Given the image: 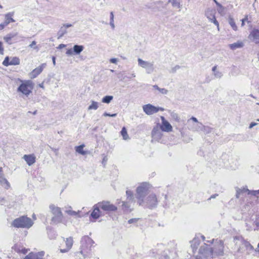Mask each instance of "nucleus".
Wrapping results in <instances>:
<instances>
[{"label":"nucleus","mask_w":259,"mask_h":259,"mask_svg":"<svg viewBox=\"0 0 259 259\" xmlns=\"http://www.w3.org/2000/svg\"><path fill=\"white\" fill-rule=\"evenodd\" d=\"M94 244V241L89 236H85L82 238L80 253L84 257L89 256Z\"/></svg>","instance_id":"obj_3"},{"label":"nucleus","mask_w":259,"mask_h":259,"mask_svg":"<svg viewBox=\"0 0 259 259\" xmlns=\"http://www.w3.org/2000/svg\"><path fill=\"white\" fill-rule=\"evenodd\" d=\"M236 196L237 198H239L243 193L247 192L248 194H250V191H249L246 187H243L242 188H236Z\"/></svg>","instance_id":"obj_29"},{"label":"nucleus","mask_w":259,"mask_h":259,"mask_svg":"<svg viewBox=\"0 0 259 259\" xmlns=\"http://www.w3.org/2000/svg\"><path fill=\"white\" fill-rule=\"evenodd\" d=\"M217 196H218V195H217V194L213 195L211 196L210 198H214Z\"/></svg>","instance_id":"obj_61"},{"label":"nucleus","mask_w":259,"mask_h":259,"mask_svg":"<svg viewBox=\"0 0 259 259\" xmlns=\"http://www.w3.org/2000/svg\"><path fill=\"white\" fill-rule=\"evenodd\" d=\"M118 61V59L115 58H111L109 60V62L111 63H113V64H116L117 63Z\"/></svg>","instance_id":"obj_45"},{"label":"nucleus","mask_w":259,"mask_h":259,"mask_svg":"<svg viewBox=\"0 0 259 259\" xmlns=\"http://www.w3.org/2000/svg\"><path fill=\"white\" fill-rule=\"evenodd\" d=\"M157 203L158 201L156 196L154 194H152L144 198V203L143 204L139 205L149 208H152L155 206L157 204Z\"/></svg>","instance_id":"obj_10"},{"label":"nucleus","mask_w":259,"mask_h":259,"mask_svg":"<svg viewBox=\"0 0 259 259\" xmlns=\"http://www.w3.org/2000/svg\"><path fill=\"white\" fill-rule=\"evenodd\" d=\"M36 41H32L31 43L29 45V47L30 48H33L34 49H37V47H36Z\"/></svg>","instance_id":"obj_48"},{"label":"nucleus","mask_w":259,"mask_h":259,"mask_svg":"<svg viewBox=\"0 0 259 259\" xmlns=\"http://www.w3.org/2000/svg\"><path fill=\"white\" fill-rule=\"evenodd\" d=\"M143 111L148 115H151L159 111H163L164 110V108L160 107H156L151 104H147L142 106Z\"/></svg>","instance_id":"obj_11"},{"label":"nucleus","mask_w":259,"mask_h":259,"mask_svg":"<svg viewBox=\"0 0 259 259\" xmlns=\"http://www.w3.org/2000/svg\"><path fill=\"white\" fill-rule=\"evenodd\" d=\"M238 242H240L243 245H244L247 249L249 250H252L253 247L252 246L249 244L248 242H246L245 241L243 240L242 239L239 240L238 239H236V244L239 243Z\"/></svg>","instance_id":"obj_33"},{"label":"nucleus","mask_w":259,"mask_h":259,"mask_svg":"<svg viewBox=\"0 0 259 259\" xmlns=\"http://www.w3.org/2000/svg\"><path fill=\"white\" fill-rule=\"evenodd\" d=\"M93 211L91 213V217L94 219H97L100 217L104 215V213L102 211L99 206V203L95 204L94 207Z\"/></svg>","instance_id":"obj_19"},{"label":"nucleus","mask_w":259,"mask_h":259,"mask_svg":"<svg viewBox=\"0 0 259 259\" xmlns=\"http://www.w3.org/2000/svg\"><path fill=\"white\" fill-rule=\"evenodd\" d=\"M152 141L162 143L163 142V132L159 128V126H154L151 132Z\"/></svg>","instance_id":"obj_8"},{"label":"nucleus","mask_w":259,"mask_h":259,"mask_svg":"<svg viewBox=\"0 0 259 259\" xmlns=\"http://www.w3.org/2000/svg\"><path fill=\"white\" fill-rule=\"evenodd\" d=\"M243 46V44L241 41H239L230 44L229 45V48L233 50H236L238 48H242Z\"/></svg>","instance_id":"obj_31"},{"label":"nucleus","mask_w":259,"mask_h":259,"mask_svg":"<svg viewBox=\"0 0 259 259\" xmlns=\"http://www.w3.org/2000/svg\"><path fill=\"white\" fill-rule=\"evenodd\" d=\"M214 2L215 3L216 5L219 7H220V8H223V6L220 4H219L216 0H213Z\"/></svg>","instance_id":"obj_56"},{"label":"nucleus","mask_w":259,"mask_h":259,"mask_svg":"<svg viewBox=\"0 0 259 259\" xmlns=\"http://www.w3.org/2000/svg\"><path fill=\"white\" fill-rule=\"evenodd\" d=\"M114 15L113 12H111L110 13V25L112 29H114L115 26L114 24Z\"/></svg>","instance_id":"obj_40"},{"label":"nucleus","mask_w":259,"mask_h":259,"mask_svg":"<svg viewBox=\"0 0 259 259\" xmlns=\"http://www.w3.org/2000/svg\"><path fill=\"white\" fill-rule=\"evenodd\" d=\"M116 115H117L116 113H114V114H110L107 113L106 112H105L103 114V115L104 116H109V117H115L116 116Z\"/></svg>","instance_id":"obj_49"},{"label":"nucleus","mask_w":259,"mask_h":259,"mask_svg":"<svg viewBox=\"0 0 259 259\" xmlns=\"http://www.w3.org/2000/svg\"><path fill=\"white\" fill-rule=\"evenodd\" d=\"M12 249L20 254H25L29 250V249L25 248L20 243L15 244Z\"/></svg>","instance_id":"obj_20"},{"label":"nucleus","mask_w":259,"mask_h":259,"mask_svg":"<svg viewBox=\"0 0 259 259\" xmlns=\"http://www.w3.org/2000/svg\"><path fill=\"white\" fill-rule=\"evenodd\" d=\"M65 212L71 216L74 217L76 218H80L82 217V214H81L80 211H74L72 209V207L70 206H66L65 207Z\"/></svg>","instance_id":"obj_23"},{"label":"nucleus","mask_w":259,"mask_h":259,"mask_svg":"<svg viewBox=\"0 0 259 259\" xmlns=\"http://www.w3.org/2000/svg\"><path fill=\"white\" fill-rule=\"evenodd\" d=\"M10 58L9 57H6L5 59V60H4L3 62V64L5 66H10Z\"/></svg>","instance_id":"obj_44"},{"label":"nucleus","mask_w":259,"mask_h":259,"mask_svg":"<svg viewBox=\"0 0 259 259\" xmlns=\"http://www.w3.org/2000/svg\"><path fill=\"white\" fill-rule=\"evenodd\" d=\"M150 188V185L147 183L140 184L136 189V197L138 204H143L144 198Z\"/></svg>","instance_id":"obj_5"},{"label":"nucleus","mask_w":259,"mask_h":259,"mask_svg":"<svg viewBox=\"0 0 259 259\" xmlns=\"http://www.w3.org/2000/svg\"><path fill=\"white\" fill-rule=\"evenodd\" d=\"M53 62L54 65H55L56 61H55V57H53Z\"/></svg>","instance_id":"obj_60"},{"label":"nucleus","mask_w":259,"mask_h":259,"mask_svg":"<svg viewBox=\"0 0 259 259\" xmlns=\"http://www.w3.org/2000/svg\"><path fill=\"white\" fill-rule=\"evenodd\" d=\"M45 254L44 251H41L37 253L31 252L25 256V259H42Z\"/></svg>","instance_id":"obj_25"},{"label":"nucleus","mask_w":259,"mask_h":259,"mask_svg":"<svg viewBox=\"0 0 259 259\" xmlns=\"http://www.w3.org/2000/svg\"><path fill=\"white\" fill-rule=\"evenodd\" d=\"M7 25L8 24L5 21L2 23L1 24H0V30H3Z\"/></svg>","instance_id":"obj_50"},{"label":"nucleus","mask_w":259,"mask_h":259,"mask_svg":"<svg viewBox=\"0 0 259 259\" xmlns=\"http://www.w3.org/2000/svg\"><path fill=\"white\" fill-rule=\"evenodd\" d=\"M248 38L252 41L257 44L259 42V30L253 29L248 35Z\"/></svg>","instance_id":"obj_22"},{"label":"nucleus","mask_w":259,"mask_h":259,"mask_svg":"<svg viewBox=\"0 0 259 259\" xmlns=\"http://www.w3.org/2000/svg\"><path fill=\"white\" fill-rule=\"evenodd\" d=\"M224 242L221 240H215L213 247H209V245L204 243L201 245L199 250V254L205 259H211L224 254Z\"/></svg>","instance_id":"obj_1"},{"label":"nucleus","mask_w":259,"mask_h":259,"mask_svg":"<svg viewBox=\"0 0 259 259\" xmlns=\"http://www.w3.org/2000/svg\"><path fill=\"white\" fill-rule=\"evenodd\" d=\"M73 239L69 237L64 240L63 243L59 246L60 251L61 253H66L70 250L73 245Z\"/></svg>","instance_id":"obj_15"},{"label":"nucleus","mask_w":259,"mask_h":259,"mask_svg":"<svg viewBox=\"0 0 259 259\" xmlns=\"http://www.w3.org/2000/svg\"><path fill=\"white\" fill-rule=\"evenodd\" d=\"M228 23L234 31H236L238 30V27L232 16L229 17Z\"/></svg>","instance_id":"obj_30"},{"label":"nucleus","mask_w":259,"mask_h":259,"mask_svg":"<svg viewBox=\"0 0 259 259\" xmlns=\"http://www.w3.org/2000/svg\"><path fill=\"white\" fill-rule=\"evenodd\" d=\"M100 106V103L97 101L94 100H91L90 102V105L88 107V110H96L98 109Z\"/></svg>","instance_id":"obj_26"},{"label":"nucleus","mask_w":259,"mask_h":259,"mask_svg":"<svg viewBox=\"0 0 259 259\" xmlns=\"http://www.w3.org/2000/svg\"><path fill=\"white\" fill-rule=\"evenodd\" d=\"M83 50V47L81 45H74L73 50L74 54H79Z\"/></svg>","instance_id":"obj_34"},{"label":"nucleus","mask_w":259,"mask_h":259,"mask_svg":"<svg viewBox=\"0 0 259 259\" xmlns=\"http://www.w3.org/2000/svg\"><path fill=\"white\" fill-rule=\"evenodd\" d=\"M211 131V128L210 127L207 126H204V125H203V128H202V130L200 131V132H202L204 134H208V133H210Z\"/></svg>","instance_id":"obj_43"},{"label":"nucleus","mask_w":259,"mask_h":259,"mask_svg":"<svg viewBox=\"0 0 259 259\" xmlns=\"http://www.w3.org/2000/svg\"><path fill=\"white\" fill-rule=\"evenodd\" d=\"M223 10H224V8H223H223H220L219 7V9H218V12H219L220 13H221V12H222Z\"/></svg>","instance_id":"obj_59"},{"label":"nucleus","mask_w":259,"mask_h":259,"mask_svg":"<svg viewBox=\"0 0 259 259\" xmlns=\"http://www.w3.org/2000/svg\"><path fill=\"white\" fill-rule=\"evenodd\" d=\"M172 6L177 8H180L181 5L178 0H169Z\"/></svg>","instance_id":"obj_42"},{"label":"nucleus","mask_w":259,"mask_h":259,"mask_svg":"<svg viewBox=\"0 0 259 259\" xmlns=\"http://www.w3.org/2000/svg\"><path fill=\"white\" fill-rule=\"evenodd\" d=\"M126 196L127 202H122V209L124 210H127L132 206V204L135 203L134 197L133 192L130 190L126 191Z\"/></svg>","instance_id":"obj_13"},{"label":"nucleus","mask_w":259,"mask_h":259,"mask_svg":"<svg viewBox=\"0 0 259 259\" xmlns=\"http://www.w3.org/2000/svg\"><path fill=\"white\" fill-rule=\"evenodd\" d=\"M3 8V7L0 4V9H2Z\"/></svg>","instance_id":"obj_63"},{"label":"nucleus","mask_w":259,"mask_h":259,"mask_svg":"<svg viewBox=\"0 0 259 259\" xmlns=\"http://www.w3.org/2000/svg\"><path fill=\"white\" fill-rule=\"evenodd\" d=\"M251 17L249 15H245L244 17L241 20V26L243 27L245 25V22L250 23Z\"/></svg>","instance_id":"obj_37"},{"label":"nucleus","mask_w":259,"mask_h":259,"mask_svg":"<svg viewBox=\"0 0 259 259\" xmlns=\"http://www.w3.org/2000/svg\"><path fill=\"white\" fill-rule=\"evenodd\" d=\"M39 87H40V88H44L43 84H39Z\"/></svg>","instance_id":"obj_62"},{"label":"nucleus","mask_w":259,"mask_h":259,"mask_svg":"<svg viewBox=\"0 0 259 259\" xmlns=\"http://www.w3.org/2000/svg\"><path fill=\"white\" fill-rule=\"evenodd\" d=\"M14 13L10 12L5 15V22L8 25L10 23L15 22L13 19Z\"/></svg>","instance_id":"obj_28"},{"label":"nucleus","mask_w":259,"mask_h":259,"mask_svg":"<svg viewBox=\"0 0 259 259\" xmlns=\"http://www.w3.org/2000/svg\"><path fill=\"white\" fill-rule=\"evenodd\" d=\"M17 35V32L10 33L8 34L6 36L4 37V40L9 45H11L13 43L12 39Z\"/></svg>","instance_id":"obj_27"},{"label":"nucleus","mask_w":259,"mask_h":259,"mask_svg":"<svg viewBox=\"0 0 259 259\" xmlns=\"http://www.w3.org/2000/svg\"><path fill=\"white\" fill-rule=\"evenodd\" d=\"M20 84L17 88V92L21 95L28 97L32 92L34 83L30 80H21L19 79Z\"/></svg>","instance_id":"obj_2"},{"label":"nucleus","mask_w":259,"mask_h":259,"mask_svg":"<svg viewBox=\"0 0 259 259\" xmlns=\"http://www.w3.org/2000/svg\"><path fill=\"white\" fill-rule=\"evenodd\" d=\"M250 194L254 195V196L259 195V190H256V191H250Z\"/></svg>","instance_id":"obj_51"},{"label":"nucleus","mask_w":259,"mask_h":259,"mask_svg":"<svg viewBox=\"0 0 259 259\" xmlns=\"http://www.w3.org/2000/svg\"><path fill=\"white\" fill-rule=\"evenodd\" d=\"M65 47V45H64V44H60L59 46V49H62L63 48H64Z\"/></svg>","instance_id":"obj_57"},{"label":"nucleus","mask_w":259,"mask_h":259,"mask_svg":"<svg viewBox=\"0 0 259 259\" xmlns=\"http://www.w3.org/2000/svg\"><path fill=\"white\" fill-rule=\"evenodd\" d=\"M84 145H81L75 147V151L77 153L84 155L87 154V152L83 150Z\"/></svg>","instance_id":"obj_35"},{"label":"nucleus","mask_w":259,"mask_h":259,"mask_svg":"<svg viewBox=\"0 0 259 259\" xmlns=\"http://www.w3.org/2000/svg\"><path fill=\"white\" fill-rule=\"evenodd\" d=\"M0 185L5 189L8 190L11 187L10 183L3 173V168L0 167Z\"/></svg>","instance_id":"obj_18"},{"label":"nucleus","mask_w":259,"mask_h":259,"mask_svg":"<svg viewBox=\"0 0 259 259\" xmlns=\"http://www.w3.org/2000/svg\"><path fill=\"white\" fill-rule=\"evenodd\" d=\"M215 11L212 9L208 8L205 12V15L207 18L209 20V21L213 23L215 26H217L218 30H219V23L215 18Z\"/></svg>","instance_id":"obj_16"},{"label":"nucleus","mask_w":259,"mask_h":259,"mask_svg":"<svg viewBox=\"0 0 259 259\" xmlns=\"http://www.w3.org/2000/svg\"><path fill=\"white\" fill-rule=\"evenodd\" d=\"M23 159L29 166H31L36 161V157L33 154H25L23 156Z\"/></svg>","instance_id":"obj_24"},{"label":"nucleus","mask_w":259,"mask_h":259,"mask_svg":"<svg viewBox=\"0 0 259 259\" xmlns=\"http://www.w3.org/2000/svg\"><path fill=\"white\" fill-rule=\"evenodd\" d=\"M256 125H257V123L251 122L250 125H249V128H252L253 126H255Z\"/></svg>","instance_id":"obj_54"},{"label":"nucleus","mask_w":259,"mask_h":259,"mask_svg":"<svg viewBox=\"0 0 259 259\" xmlns=\"http://www.w3.org/2000/svg\"><path fill=\"white\" fill-rule=\"evenodd\" d=\"M66 54L67 55H72L74 54L73 49H71L67 50L66 52Z\"/></svg>","instance_id":"obj_47"},{"label":"nucleus","mask_w":259,"mask_h":259,"mask_svg":"<svg viewBox=\"0 0 259 259\" xmlns=\"http://www.w3.org/2000/svg\"><path fill=\"white\" fill-rule=\"evenodd\" d=\"M138 65L146 69L147 73H151L153 71V65L152 63L144 61L140 58L138 59Z\"/></svg>","instance_id":"obj_17"},{"label":"nucleus","mask_w":259,"mask_h":259,"mask_svg":"<svg viewBox=\"0 0 259 259\" xmlns=\"http://www.w3.org/2000/svg\"><path fill=\"white\" fill-rule=\"evenodd\" d=\"M138 220L137 219H130L128 221V222L129 224H132V223H135L136 222H137Z\"/></svg>","instance_id":"obj_53"},{"label":"nucleus","mask_w":259,"mask_h":259,"mask_svg":"<svg viewBox=\"0 0 259 259\" xmlns=\"http://www.w3.org/2000/svg\"><path fill=\"white\" fill-rule=\"evenodd\" d=\"M10 65H17L20 64V60L17 57L10 58Z\"/></svg>","instance_id":"obj_36"},{"label":"nucleus","mask_w":259,"mask_h":259,"mask_svg":"<svg viewBox=\"0 0 259 259\" xmlns=\"http://www.w3.org/2000/svg\"><path fill=\"white\" fill-rule=\"evenodd\" d=\"M4 48L3 47L2 42L0 41V54L3 55L4 54Z\"/></svg>","instance_id":"obj_52"},{"label":"nucleus","mask_w":259,"mask_h":259,"mask_svg":"<svg viewBox=\"0 0 259 259\" xmlns=\"http://www.w3.org/2000/svg\"><path fill=\"white\" fill-rule=\"evenodd\" d=\"M133 76L135 77L136 76V75L134 74H133Z\"/></svg>","instance_id":"obj_64"},{"label":"nucleus","mask_w":259,"mask_h":259,"mask_svg":"<svg viewBox=\"0 0 259 259\" xmlns=\"http://www.w3.org/2000/svg\"><path fill=\"white\" fill-rule=\"evenodd\" d=\"M98 203L99 207L104 214L117 210V207L109 201H102Z\"/></svg>","instance_id":"obj_14"},{"label":"nucleus","mask_w":259,"mask_h":259,"mask_svg":"<svg viewBox=\"0 0 259 259\" xmlns=\"http://www.w3.org/2000/svg\"><path fill=\"white\" fill-rule=\"evenodd\" d=\"M212 71L213 75L217 78H220L223 75L222 72L218 69L217 66H214L212 68Z\"/></svg>","instance_id":"obj_32"},{"label":"nucleus","mask_w":259,"mask_h":259,"mask_svg":"<svg viewBox=\"0 0 259 259\" xmlns=\"http://www.w3.org/2000/svg\"><path fill=\"white\" fill-rule=\"evenodd\" d=\"M113 97L112 96H106L102 99V102L104 103L109 104L113 100Z\"/></svg>","instance_id":"obj_39"},{"label":"nucleus","mask_w":259,"mask_h":259,"mask_svg":"<svg viewBox=\"0 0 259 259\" xmlns=\"http://www.w3.org/2000/svg\"><path fill=\"white\" fill-rule=\"evenodd\" d=\"M191 259H202L200 257H198V256H195L192 257Z\"/></svg>","instance_id":"obj_58"},{"label":"nucleus","mask_w":259,"mask_h":259,"mask_svg":"<svg viewBox=\"0 0 259 259\" xmlns=\"http://www.w3.org/2000/svg\"><path fill=\"white\" fill-rule=\"evenodd\" d=\"M120 133H121V135L122 136V138L124 140H128L130 139L129 136L127 133V131L124 127H123L122 128Z\"/></svg>","instance_id":"obj_38"},{"label":"nucleus","mask_w":259,"mask_h":259,"mask_svg":"<svg viewBox=\"0 0 259 259\" xmlns=\"http://www.w3.org/2000/svg\"><path fill=\"white\" fill-rule=\"evenodd\" d=\"M46 64L42 63L38 67L33 69L30 73L29 76L31 78H34L36 77L46 67Z\"/></svg>","instance_id":"obj_21"},{"label":"nucleus","mask_w":259,"mask_h":259,"mask_svg":"<svg viewBox=\"0 0 259 259\" xmlns=\"http://www.w3.org/2000/svg\"><path fill=\"white\" fill-rule=\"evenodd\" d=\"M188 128L194 132H200L203 128L202 123L199 122L196 117H192L187 120Z\"/></svg>","instance_id":"obj_7"},{"label":"nucleus","mask_w":259,"mask_h":259,"mask_svg":"<svg viewBox=\"0 0 259 259\" xmlns=\"http://www.w3.org/2000/svg\"><path fill=\"white\" fill-rule=\"evenodd\" d=\"M63 26L67 28H69V27H70L72 26V24H69V23H67V24H65L63 25Z\"/></svg>","instance_id":"obj_55"},{"label":"nucleus","mask_w":259,"mask_h":259,"mask_svg":"<svg viewBox=\"0 0 259 259\" xmlns=\"http://www.w3.org/2000/svg\"><path fill=\"white\" fill-rule=\"evenodd\" d=\"M170 116L173 120L177 121V122L180 121V118L177 113L174 112H171Z\"/></svg>","instance_id":"obj_41"},{"label":"nucleus","mask_w":259,"mask_h":259,"mask_svg":"<svg viewBox=\"0 0 259 259\" xmlns=\"http://www.w3.org/2000/svg\"><path fill=\"white\" fill-rule=\"evenodd\" d=\"M154 87L156 89L159 90L160 91V92H161V93H162V94H166V93H167V90H165V89H160H160L158 88V87L157 86H156V85H155V86H154Z\"/></svg>","instance_id":"obj_46"},{"label":"nucleus","mask_w":259,"mask_h":259,"mask_svg":"<svg viewBox=\"0 0 259 259\" xmlns=\"http://www.w3.org/2000/svg\"><path fill=\"white\" fill-rule=\"evenodd\" d=\"M160 119L161 120V123H158L156 125L159 126V128L163 132L170 133L172 132L173 127L169 122L163 116H160Z\"/></svg>","instance_id":"obj_12"},{"label":"nucleus","mask_w":259,"mask_h":259,"mask_svg":"<svg viewBox=\"0 0 259 259\" xmlns=\"http://www.w3.org/2000/svg\"><path fill=\"white\" fill-rule=\"evenodd\" d=\"M205 238L203 235L198 234L195 236V237L190 242L191 243V247L192 249L193 252L194 253L198 246L200 244V241H203L204 242V243H209L210 244H212L214 241V239H212L210 241H205Z\"/></svg>","instance_id":"obj_9"},{"label":"nucleus","mask_w":259,"mask_h":259,"mask_svg":"<svg viewBox=\"0 0 259 259\" xmlns=\"http://www.w3.org/2000/svg\"><path fill=\"white\" fill-rule=\"evenodd\" d=\"M33 224V221L30 218L23 216L14 220L12 225L17 228H29Z\"/></svg>","instance_id":"obj_6"},{"label":"nucleus","mask_w":259,"mask_h":259,"mask_svg":"<svg viewBox=\"0 0 259 259\" xmlns=\"http://www.w3.org/2000/svg\"><path fill=\"white\" fill-rule=\"evenodd\" d=\"M49 209L52 215L51 224L55 225L61 223L63 215L61 208L55 204H51L49 205Z\"/></svg>","instance_id":"obj_4"}]
</instances>
